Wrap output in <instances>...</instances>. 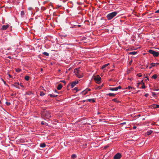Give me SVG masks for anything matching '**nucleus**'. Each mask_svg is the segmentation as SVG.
I'll use <instances>...</instances> for the list:
<instances>
[{
	"label": "nucleus",
	"instance_id": "f257e3e1",
	"mask_svg": "<svg viewBox=\"0 0 159 159\" xmlns=\"http://www.w3.org/2000/svg\"><path fill=\"white\" fill-rule=\"evenodd\" d=\"M74 72L77 76L79 78L83 77V73L80 70L79 68L75 69Z\"/></svg>",
	"mask_w": 159,
	"mask_h": 159
},
{
	"label": "nucleus",
	"instance_id": "f03ea898",
	"mask_svg": "<svg viewBox=\"0 0 159 159\" xmlns=\"http://www.w3.org/2000/svg\"><path fill=\"white\" fill-rule=\"evenodd\" d=\"M42 115L44 116L46 118L48 119H49L51 116V115L50 112L46 110H44L42 112Z\"/></svg>",
	"mask_w": 159,
	"mask_h": 159
},
{
	"label": "nucleus",
	"instance_id": "7ed1b4c3",
	"mask_svg": "<svg viewBox=\"0 0 159 159\" xmlns=\"http://www.w3.org/2000/svg\"><path fill=\"white\" fill-rule=\"evenodd\" d=\"M117 13V12L114 11L109 14L107 15V19L108 20H111L116 15Z\"/></svg>",
	"mask_w": 159,
	"mask_h": 159
},
{
	"label": "nucleus",
	"instance_id": "20e7f679",
	"mask_svg": "<svg viewBox=\"0 0 159 159\" xmlns=\"http://www.w3.org/2000/svg\"><path fill=\"white\" fill-rule=\"evenodd\" d=\"M148 52L152 54L154 57H157L159 55V52H156L152 50H149Z\"/></svg>",
	"mask_w": 159,
	"mask_h": 159
},
{
	"label": "nucleus",
	"instance_id": "39448f33",
	"mask_svg": "<svg viewBox=\"0 0 159 159\" xmlns=\"http://www.w3.org/2000/svg\"><path fill=\"white\" fill-rule=\"evenodd\" d=\"M94 80L96 83H99L101 82V78L99 75L95 77Z\"/></svg>",
	"mask_w": 159,
	"mask_h": 159
},
{
	"label": "nucleus",
	"instance_id": "423d86ee",
	"mask_svg": "<svg viewBox=\"0 0 159 159\" xmlns=\"http://www.w3.org/2000/svg\"><path fill=\"white\" fill-rule=\"evenodd\" d=\"M121 89V87L120 86H119L118 87L115 88H110L109 90L111 91H117L118 89Z\"/></svg>",
	"mask_w": 159,
	"mask_h": 159
},
{
	"label": "nucleus",
	"instance_id": "0eeeda50",
	"mask_svg": "<svg viewBox=\"0 0 159 159\" xmlns=\"http://www.w3.org/2000/svg\"><path fill=\"white\" fill-rule=\"evenodd\" d=\"M121 156L120 153H117L114 157V159H120Z\"/></svg>",
	"mask_w": 159,
	"mask_h": 159
},
{
	"label": "nucleus",
	"instance_id": "6e6552de",
	"mask_svg": "<svg viewBox=\"0 0 159 159\" xmlns=\"http://www.w3.org/2000/svg\"><path fill=\"white\" fill-rule=\"evenodd\" d=\"M9 27V25H4L2 26L1 30H6Z\"/></svg>",
	"mask_w": 159,
	"mask_h": 159
},
{
	"label": "nucleus",
	"instance_id": "1a4fd4ad",
	"mask_svg": "<svg viewBox=\"0 0 159 159\" xmlns=\"http://www.w3.org/2000/svg\"><path fill=\"white\" fill-rule=\"evenodd\" d=\"M14 86V87H15L17 88H18V89H20V87H19V83H17V82H16L14 83V84L13 85Z\"/></svg>",
	"mask_w": 159,
	"mask_h": 159
},
{
	"label": "nucleus",
	"instance_id": "9d476101",
	"mask_svg": "<svg viewBox=\"0 0 159 159\" xmlns=\"http://www.w3.org/2000/svg\"><path fill=\"white\" fill-rule=\"evenodd\" d=\"M78 81H75L72 82L71 84V88H73L74 86L78 83Z\"/></svg>",
	"mask_w": 159,
	"mask_h": 159
},
{
	"label": "nucleus",
	"instance_id": "9b49d317",
	"mask_svg": "<svg viewBox=\"0 0 159 159\" xmlns=\"http://www.w3.org/2000/svg\"><path fill=\"white\" fill-rule=\"evenodd\" d=\"M62 85L61 84H59L57 86V89L59 90H60L62 88Z\"/></svg>",
	"mask_w": 159,
	"mask_h": 159
},
{
	"label": "nucleus",
	"instance_id": "f8f14e48",
	"mask_svg": "<svg viewBox=\"0 0 159 159\" xmlns=\"http://www.w3.org/2000/svg\"><path fill=\"white\" fill-rule=\"evenodd\" d=\"M107 95H108V96H110L114 97L116 95V94H114V93H108V94H107Z\"/></svg>",
	"mask_w": 159,
	"mask_h": 159
},
{
	"label": "nucleus",
	"instance_id": "ddd939ff",
	"mask_svg": "<svg viewBox=\"0 0 159 159\" xmlns=\"http://www.w3.org/2000/svg\"><path fill=\"white\" fill-rule=\"evenodd\" d=\"M49 95L51 97H56L57 96H58V95H55V94H50Z\"/></svg>",
	"mask_w": 159,
	"mask_h": 159
},
{
	"label": "nucleus",
	"instance_id": "4468645a",
	"mask_svg": "<svg viewBox=\"0 0 159 159\" xmlns=\"http://www.w3.org/2000/svg\"><path fill=\"white\" fill-rule=\"evenodd\" d=\"M109 64V63H108V64L104 65L102 66V69H104L105 67H106Z\"/></svg>",
	"mask_w": 159,
	"mask_h": 159
},
{
	"label": "nucleus",
	"instance_id": "2eb2a0df",
	"mask_svg": "<svg viewBox=\"0 0 159 159\" xmlns=\"http://www.w3.org/2000/svg\"><path fill=\"white\" fill-rule=\"evenodd\" d=\"M157 77V74H155L152 76V78L155 79H156Z\"/></svg>",
	"mask_w": 159,
	"mask_h": 159
},
{
	"label": "nucleus",
	"instance_id": "dca6fc26",
	"mask_svg": "<svg viewBox=\"0 0 159 159\" xmlns=\"http://www.w3.org/2000/svg\"><path fill=\"white\" fill-rule=\"evenodd\" d=\"M40 147L42 148H44L45 147L46 145L45 143H42L40 144Z\"/></svg>",
	"mask_w": 159,
	"mask_h": 159
},
{
	"label": "nucleus",
	"instance_id": "f3484780",
	"mask_svg": "<svg viewBox=\"0 0 159 159\" xmlns=\"http://www.w3.org/2000/svg\"><path fill=\"white\" fill-rule=\"evenodd\" d=\"M137 53V52H131L129 53V54L131 55H135Z\"/></svg>",
	"mask_w": 159,
	"mask_h": 159
},
{
	"label": "nucleus",
	"instance_id": "a211bd4d",
	"mask_svg": "<svg viewBox=\"0 0 159 159\" xmlns=\"http://www.w3.org/2000/svg\"><path fill=\"white\" fill-rule=\"evenodd\" d=\"M25 79L26 81H29L30 79V77L28 76H26L25 77Z\"/></svg>",
	"mask_w": 159,
	"mask_h": 159
},
{
	"label": "nucleus",
	"instance_id": "6ab92c4d",
	"mask_svg": "<svg viewBox=\"0 0 159 159\" xmlns=\"http://www.w3.org/2000/svg\"><path fill=\"white\" fill-rule=\"evenodd\" d=\"M112 101H114V102H117V103H118V102H120V101H119L117 100V99L116 98L113 99L112 100Z\"/></svg>",
	"mask_w": 159,
	"mask_h": 159
},
{
	"label": "nucleus",
	"instance_id": "aec40b11",
	"mask_svg": "<svg viewBox=\"0 0 159 159\" xmlns=\"http://www.w3.org/2000/svg\"><path fill=\"white\" fill-rule=\"evenodd\" d=\"M88 100L90 102L92 101L93 102H95V101L94 99H88Z\"/></svg>",
	"mask_w": 159,
	"mask_h": 159
},
{
	"label": "nucleus",
	"instance_id": "412c9836",
	"mask_svg": "<svg viewBox=\"0 0 159 159\" xmlns=\"http://www.w3.org/2000/svg\"><path fill=\"white\" fill-rule=\"evenodd\" d=\"M76 157V155L75 154H73L71 156V159H74Z\"/></svg>",
	"mask_w": 159,
	"mask_h": 159
},
{
	"label": "nucleus",
	"instance_id": "4be33fe9",
	"mask_svg": "<svg viewBox=\"0 0 159 159\" xmlns=\"http://www.w3.org/2000/svg\"><path fill=\"white\" fill-rule=\"evenodd\" d=\"M141 82H143V85L142 87V88L143 89H145V86L144 85V83L143 82V80H142L141 81Z\"/></svg>",
	"mask_w": 159,
	"mask_h": 159
},
{
	"label": "nucleus",
	"instance_id": "5701e85b",
	"mask_svg": "<svg viewBox=\"0 0 159 159\" xmlns=\"http://www.w3.org/2000/svg\"><path fill=\"white\" fill-rule=\"evenodd\" d=\"M21 15L22 16H24L25 15V12L24 11H22L21 12Z\"/></svg>",
	"mask_w": 159,
	"mask_h": 159
},
{
	"label": "nucleus",
	"instance_id": "b1692460",
	"mask_svg": "<svg viewBox=\"0 0 159 159\" xmlns=\"http://www.w3.org/2000/svg\"><path fill=\"white\" fill-rule=\"evenodd\" d=\"M153 107L154 108H159V105H154Z\"/></svg>",
	"mask_w": 159,
	"mask_h": 159
},
{
	"label": "nucleus",
	"instance_id": "393cba45",
	"mask_svg": "<svg viewBox=\"0 0 159 159\" xmlns=\"http://www.w3.org/2000/svg\"><path fill=\"white\" fill-rule=\"evenodd\" d=\"M43 54L46 56H48L49 55V54L47 52H44L43 53Z\"/></svg>",
	"mask_w": 159,
	"mask_h": 159
},
{
	"label": "nucleus",
	"instance_id": "a878e982",
	"mask_svg": "<svg viewBox=\"0 0 159 159\" xmlns=\"http://www.w3.org/2000/svg\"><path fill=\"white\" fill-rule=\"evenodd\" d=\"M152 133V131L151 130H150L147 132V134L148 135H149L151 134Z\"/></svg>",
	"mask_w": 159,
	"mask_h": 159
},
{
	"label": "nucleus",
	"instance_id": "bb28decb",
	"mask_svg": "<svg viewBox=\"0 0 159 159\" xmlns=\"http://www.w3.org/2000/svg\"><path fill=\"white\" fill-rule=\"evenodd\" d=\"M21 71V69H19V68H18V69H16V71L17 72H20Z\"/></svg>",
	"mask_w": 159,
	"mask_h": 159
},
{
	"label": "nucleus",
	"instance_id": "cd10ccee",
	"mask_svg": "<svg viewBox=\"0 0 159 159\" xmlns=\"http://www.w3.org/2000/svg\"><path fill=\"white\" fill-rule=\"evenodd\" d=\"M151 65L153 67V66H156V64L154 63H152L151 64Z\"/></svg>",
	"mask_w": 159,
	"mask_h": 159
},
{
	"label": "nucleus",
	"instance_id": "c85d7f7f",
	"mask_svg": "<svg viewBox=\"0 0 159 159\" xmlns=\"http://www.w3.org/2000/svg\"><path fill=\"white\" fill-rule=\"evenodd\" d=\"M45 95L44 93L43 92H41L40 93V95L41 96H43Z\"/></svg>",
	"mask_w": 159,
	"mask_h": 159
},
{
	"label": "nucleus",
	"instance_id": "c756f323",
	"mask_svg": "<svg viewBox=\"0 0 159 159\" xmlns=\"http://www.w3.org/2000/svg\"><path fill=\"white\" fill-rule=\"evenodd\" d=\"M137 75L139 77H141L142 75L141 73H139L137 74Z\"/></svg>",
	"mask_w": 159,
	"mask_h": 159
},
{
	"label": "nucleus",
	"instance_id": "7c9ffc66",
	"mask_svg": "<svg viewBox=\"0 0 159 159\" xmlns=\"http://www.w3.org/2000/svg\"><path fill=\"white\" fill-rule=\"evenodd\" d=\"M6 104L8 106L10 105V104H11L10 102H6Z\"/></svg>",
	"mask_w": 159,
	"mask_h": 159
},
{
	"label": "nucleus",
	"instance_id": "2f4dec72",
	"mask_svg": "<svg viewBox=\"0 0 159 159\" xmlns=\"http://www.w3.org/2000/svg\"><path fill=\"white\" fill-rule=\"evenodd\" d=\"M87 90H85V91H84V94L85 95L87 93Z\"/></svg>",
	"mask_w": 159,
	"mask_h": 159
},
{
	"label": "nucleus",
	"instance_id": "473e14b6",
	"mask_svg": "<svg viewBox=\"0 0 159 159\" xmlns=\"http://www.w3.org/2000/svg\"><path fill=\"white\" fill-rule=\"evenodd\" d=\"M138 87L139 86V85L140 84H143V82H141L138 83Z\"/></svg>",
	"mask_w": 159,
	"mask_h": 159
},
{
	"label": "nucleus",
	"instance_id": "72a5a7b5",
	"mask_svg": "<svg viewBox=\"0 0 159 159\" xmlns=\"http://www.w3.org/2000/svg\"><path fill=\"white\" fill-rule=\"evenodd\" d=\"M149 94L148 93H146L145 94V96L146 97H147L148 95Z\"/></svg>",
	"mask_w": 159,
	"mask_h": 159
},
{
	"label": "nucleus",
	"instance_id": "f704fd0d",
	"mask_svg": "<svg viewBox=\"0 0 159 159\" xmlns=\"http://www.w3.org/2000/svg\"><path fill=\"white\" fill-rule=\"evenodd\" d=\"M132 87L131 86H129L128 87V89H132Z\"/></svg>",
	"mask_w": 159,
	"mask_h": 159
},
{
	"label": "nucleus",
	"instance_id": "c9c22d12",
	"mask_svg": "<svg viewBox=\"0 0 159 159\" xmlns=\"http://www.w3.org/2000/svg\"><path fill=\"white\" fill-rule=\"evenodd\" d=\"M61 82L64 83L65 84H66V82L64 80H62Z\"/></svg>",
	"mask_w": 159,
	"mask_h": 159
},
{
	"label": "nucleus",
	"instance_id": "e433bc0d",
	"mask_svg": "<svg viewBox=\"0 0 159 159\" xmlns=\"http://www.w3.org/2000/svg\"><path fill=\"white\" fill-rule=\"evenodd\" d=\"M19 85L21 87H23L24 86L23 84H22V83H20V84H19Z\"/></svg>",
	"mask_w": 159,
	"mask_h": 159
},
{
	"label": "nucleus",
	"instance_id": "4c0bfd02",
	"mask_svg": "<svg viewBox=\"0 0 159 159\" xmlns=\"http://www.w3.org/2000/svg\"><path fill=\"white\" fill-rule=\"evenodd\" d=\"M74 90H76V91H77L78 90L77 89V88L75 87V88H74Z\"/></svg>",
	"mask_w": 159,
	"mask_h": 159
},
{
	"label": "nucleus",
	"instance_id": "58836bf2",
	"mask_svg": "<svg viewBox=\"0 0 159 159\" xmlns=\"http://www.w3.org/2000/svg\"><path fill=\"white\" fill-rule=\"evenodd\" d=\"M41 124L42 125H44L45 124V123L43 121H42L41 123Z\"/></svg>",
	"mask_w": 159,
	"mask_h": 159
},
{
	"label": "nucleus",
	"instance_id": "ea45409f",
	"mask_svg": "<svg viewBox=\"0 0 159 159\" xmlns=\"http://www.w3.org/2000/svg\"><path fill=\"white\" fill-rule=\"evenodd\" d=\"M159 13V11H155V13Z\"/></svg>",
	"mask_w": 159,
	"mask_h": 159
},
{
	"label": "nucleus",
	"instance_id": "a19ab883",
	"mask_svg": "<svg viewBox=\"0 0 159 159\" xmlns=\"http://www.w3.org/2000/svg\"><path fill=\"white\" fill-rule=\"evenodd\" d=\"M136 126H134V127H133V129H136Z\"/></svg>",
	"mask_w": 159,
	"mask_h": 159
},
{
	"label": "nucleus",
	"instance_id": "79ce46f5",
	"mask_svg": "<svg viewBox=\"0 0 159 159\" xmlns=\"http://www.w3.org/2000/svg\"><path fill=\"white\" fill-rule=\"evenodd\" d=\"M86 90L87 91H90L91 90V89H86Z\"/></svg>",
	"mask_w": 159,
	"mask_h": 159
},
{
	"label": "nucleus",
	"instance_id": "37998d69",
	"mask_svg": "<svg viewBox=\"0 0 159 159\" xmlns=\"http://www.w3.org/2000/svg\"><path fill=\"white\" fill-rule=\"evenodd\" d=\"M9 76L10 78H11V76L10 75H9Z\"/></svg>",
	"mask_w": 159,
	"mask_h": 159
},
{
	"label": "nucleus",
	"instance_id": "c03bdc74",
	"mask_svg": "<svg viewBox=\"0 0 159 159\" xmlns=\"http://www.w3.org/2000/svg\"><path fill=\"white\" fill-rule=\"evenodd\" d=\"M41 71H42L43 70V69L42 68H41Z\"/></svg>",
	"mask_w": 159,
	"mask_h": 159
},
{
	"label": "nucleus",
	"instance_id": "a18cd8bd",
	"mask_svg": "<svg viewBox=\"0 0 159 159\" xmlns=\"http://www.w3.org/2000/svg\"><path fill=\"white\" fill-rule=\"evenodd\" d=\"M122 124H125V122L123 123Z\"/></svg>",
	"mask_w": 159,
	"mask_h": 159
},
{
	"label": "nucleus",
	"instance_id": "49530a36",
	"mask_svg": "<svg viewBox=\"0 0 159 159\" xmlns=\"http://www.w3.org/2000/svg\"><path fill=\"white\" fill-rule=\"evenodd\" d=\"M156 65H159V63H156Z\"/></svg>",
	"mask_w": 159,
	"mask_h": 159
},
{
	"label": "nucleus",
	"instance_id": "de8ad7c7",
	"mask_svg": "<svg viewBox=\"0 0 159 159\" xmlns=\"http://www.w3.org/2000/svg\"><path fill=\"white\" fill-rule=\"evenodd\" d=\"M152 66H151L149 67V68H151Z\"/></svg>",
	"mask_w": 159,
	"mask_h": 159
},
{
	"label": "nucleus",
	"instance_id": "09e8293b",
	"mask_svg": "<svg viewBox=\"0 0 159 159\" xmlns=\"http://www.w3.org/2000/svg\"><path fill=\"white\" fill-rule=\"evenodd\" d=\"M69 11H67V12L68 13H69Z\"/></svg>",
	"mask_w": 159,
	"mask_h": 159
},
{
	"label": "nucleus",
	"instance_id": "8fccbe9b",
	"mask_svg": "<svg viewBox=\"0 0 159 159\" xmlns=\"http://www.w3.org/2000/svg\"><path fill=\"white\" fill-rule=\"evenodd\" d=\"M147 79L148 80H149L148 78H147Z\"/></svg>",
	"mask_w": 159,
	"mask_h": 159
},
{
	"label": "nucleus",
	"instance_id": "3c124183",
	"mask_svg": "<svg viewBox=\"0 0 159 159\" xmlns=\"http://www.w3.org/2000/svg\"><path fill=\"white\" fill-rule=\"evenodd\" d=\"M30 9H31V8H29V10H30Z\"/></svg>",
	"mask_w": 159,
	"mask_h": 159
},
{
	"label": "nucleus",
	"instance_id": "603ef678",
	"mask_svg": "<svg viewBox=\"0 0 159 159\" xmlns=\"http://www.w3.org/2000/svg\"><path fill=\"white\" fill-rule=\"evenodd\" d=\"M158 10H159V9Z\"/></svg>",
	"mask_w": 159,
	"mask_h": 159
}]
</instances>
